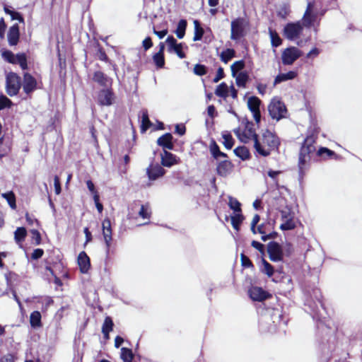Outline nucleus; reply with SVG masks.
<instances>
[{"label": "nucleus", "mask_w": 362, "mask_h": 362, "mask_svg": "<svg viewBox=\"0 0 362 362\" xmlns=\"http://www.w3.org/2000/svg\"><path fill=\"white\" fill-rule=\"evenodd\" d=\"M315 138L313 136H308L302 144L298 156V179L303 180L310 165L312 156L314 155L316 148L314 146Z\"/></svg>", "instance_id": "obj_1"}, {"label": "nucleus", "mask_w": 362, "mask_h": 362, "mask_svg": "<svg viewBox=\"0 0 362 362\" xmlns=\"http://www.w3.org/2000/svg\"><path fill=\"white\" fill-rule=\"evenodd\" d=\"M279 145V137L267 129L262 133V138L259 137L258 140L255 141L254 148L259 155L267 157L271 154L272 151H278Z\"/></svg>", "instance_id": "obj_2"}, {"label": "nucleus", "mask_w": 362, "mask_h": 362, "mask_svg": "<svg viewBox=\"0 0 362 362\" xmlns=\"http://www.w3.org/2000/svg\"><path fill=\"white\" fill-rule=\"evenodd\" d=\"M247 24L244 18L238 17L233 20L230 23V39L237 41L245 37Z\"/></svg>", "instance_id": "obj_3"}, {"label": "nucleus", "mask_w": 362, "mask_h": 362, "mask_svg": "<svg viewBox=\"0 0 362 362\" xmlns=\"http://www.w3.org/2000/svg\"><path fill=\"white\" fill-rule=\"evenodd\" d=\"M269 115L273 119L279 121L286 117L287 109L285 104L279 98H274L268 105Z\"/></svg>", "instance_id": "obj_4"}, {"label": "nucleus", "mask_w": 362, "mask_h": 362, "mask_svg": "<svg viewBox=\"0 0 362 362\" xmlns=\"http://www.w3.org/2000/svg\"><path fill=\"white\" fill-rule=\"evenodd\" d=\"M303 30L300 21L291 22L285 25L283 35L288 40L293 41L298 39Z\"/></svg>", "instance_id": "obj_5"}, {"label": "nucleus", "mask_w": 362, "mask_h": 362, "mask_svg": "<svg viewBox=\"0 0 362 362\" xmlns=\"http://www.w3.org/2000/svg\"><path fill=\"white\" fill-rule=\"evenodd\" d=\"M267 317H269L270 320L272 322V325H271L269 328V332L276 330L278 327H281V325H286L287 320H284L283 312L280 308H272L268 310L267 315L265 316V317L267 318Z\"/></svg>", "instance_id": "obj_6"}, {"label": "nucleus", "mask_w": 362, "mask_h": 362, "mask_svg": "<svg viewBox=\"0 0 362 362\" xmlns=\"http://www.w3.org/2000/svg\"><path fill=\"white\" fill-rule=\"evenodd\" d=\"M21 78L16 74L10 72L6 77V90L10 96L16 95L21 88Z\"/></svg>", "instance_id": "obj_7"}, {"label": "nucleus", "mask_w": 362, "mask_h": 362, "mask_svg": "<svg viewBox=\"0 0 362 362\" xmlns=\"http://www.w3.org/2000/svg\"><path fill=\"white\" fill-rule=\"evenodd\" d=\"M115 93L112 88L101 89L98 93V103L101 106H110L114 103Z\"/></svg>", "instance_id": "obj_8"}, {"label": "nucleus", "mask_w": 362, "mask_h": 362, "mask_svg": "<svg viewBox=\"0 0 362 362\" xmlns=\"http://www.w3.org/2000/svg\"><path fill=\"white\" fill-rule=\"evenodd\" d=\"M301 55L300 51L296 47L285 49L281 55L282 63L284 65H291Z\"/></svg>", "instance_id": "obj_9"}, {"label": "nucleus", "mask_w": 362, "mask_h": 362, "mask_svg": "<svg viewBox=\"0 0 362 362\" xmlns=\"http://www.w3.org/2000/svg\"><path fill=\"white\" fill-rule=\"evenodd\" d=\"M261 100L257 96H250L247 100V107L252 113L253 118L257 124L261 121L260 105Z\"/></svg>", "instance_id": "obj_10"}, {"label": "nucleus", "mask_w": 362, "mask_h": 362, "mask_svg": "<svg viewBox=\"0 0 362 362\" xmlns=\"http://www.w3.org/2000/svg\"><path fill=\"white\" fill-rule=\"evenodd\" d=\"M269 257L272 262H279L283 259V250L281 245L275 241H271L267 245Z\"/></svg>", "instance_id": "obj_11"}, {"label": "nucleus", "mask_w": 362, "mask_h": 362, "mask_svg": "<svg viewBox=\"0 0 362 362\" xmlns=\"http://www.w3.org/2000/svg\"><path fill=\"white\" fill-rule=\"evenodd\" d=\"M92 80L103 88H110L112 85V79L100 71L94 72Z\"/></svg>", "instance_id": "obj_12"}, {"label": "nucleus", "mask_w": 362, "mask_h": 362, "mask_svg": "<svg viewBox=\"0 0 362 362\" xmlns=\"http://www.w3.org/2000/svg\"><path fill=\"white\" fill-rule=\"evenodd\" d=\"M165 170L158 164H151L146 168V174L149 180L153 181L163 177Z\"/></svg>", "instance_id": "obj_13"}, {"label": "nucleus", "mask_w": 362, "mask_h": 362, "mask_svg": "<svg viewBox=\"0 0 362 362\" xmlns=\"http://www.w3.org/2000/svg\"><path fill=\"white\" fill-rule=\"evenodd\" d=\"M102 229L107 251L108 252L111 245V241L112 240L111 222L108 218H106L103 220L102 223Z\"/></svg>", "instance_id": "obj_14"}, {"label": "nucleus", "mask_w": 362, "mask_h": 362, "mask_svg": "<svg viewBox=\"0 0 362 362\" xmlns=\"http://www.w3.org/2000/svg\"><path fill=\"white\" fill-rule=\"evenodd\" d=\"M249 296L254 301H263L270 297L269 293L262 288L253 286L249 290Z\"/></svg>", "instance_id": "obj_15"}, {"label": "nucleus", "mask_w": 362, "mask_h": 362, "mask_svg": "<svg viewBox=\"0 0 362 362\" xmlns=\"http://www.w3.org/2000/svg\"><path fill=\"white\" fill-rule=\"evenodd\" d=\"M161 165L164 167L170 168L173 165L177 164L180 158L172 153L164 150L163 153L160 154Z\"/></svg>", "instance_id": "obj_16"}, {"label": "nucleus", "mask_w": 362, "mask_h": 362, "mask_svg": "<svg viewBox=\"0 0 362 362\" xmlns=\"http://www.w3.org/2000/svg\"><path fill=\"white\" fill-rule=\"evenodd\" d=\"M37 86L35 78L30 74L25 73L23 75V88L25 93L29 94L35 90Z\"/></svg>", "instance_id": "obj_17"}, {"label": "nucleus", "mask_w": 362, "mask_h": 362, "mask_svg": "<svg viewBox=\"0 0 362 362\" xmlns=\"http://www.w3.org/2000/svg\"><path fill=\"white\" fill-rule=\"evenodd\" d=\"M254 124L252 122H247L245 127V129L243 132V136L245 137V140H244V143L246 144L249 141L250 139H252L254 144H255V141H257L259 139V135L255 132L254 129Z\"/></svg>", "instance_id": "obj_18"}, {"label": "nucleus", "mask_w": 362, "mask_h": 362, "mask_svg": "<svg viewBox=\"0 0 362 362\" xmlns=\"http://www.w3.org/2000/svg\"><path fill=\"white\" fill-rule=\"evenodd\" d=\"M173 136L170 133H165L157 139V144L161 146L164 150H173L174 144L173 143Z\"/></svg>", "instance_id": "obj_19"}, {"label": "nucleus", "mask_w": 362, "mask_h": 362, "mask_svg": "<svg viewBox=\"0 0 362 362\" xmlns=\"http://www.w3.org/2000/svg\"><path fill=\"white\" fill-rule=\"evenodd\" d=\"M78 264L81 273H88L90 267V261L89 257L84 251L81 252L78 256Z\"/></svg>", "instance_id": "obj_20"}, {"label": "nucleus", "mask_w": 362, "mask_h": 362, "mask_svg": "<svg viewBox=\"0 0 362 362\" xmlns=\"http://www.w3.org/2000/svg\"><path fill=\"white\" fill-rule=\"evenodd\" d=\"M7 37L8 44L11 46H14L18 44L20 37V32L19 26L17 23H15L9 28Z\"/></svg>", "instance_id": "obj_21"}, {"label": "nucleus", "mask_w": 362, "mask_h": 362, "mask_svg": "<svg viewBox=\"0 0 362 362\" xmlns=\"http://www.w3.org/2000/svg\"><path fill=\"white\" fill-rule=\"evenodd\" d=\"M233 164L230 161L226 160L218 163L216 167L217 174L221 177H226L230 173Z\"/></svg>", "instance_id": "obj_22"}, {"label": "nucleus", "mask_w": 362, "mask_h": 362, "mask_svg": "<svg viewBox=\"0 0 362 362\" xmlns=\"http://www.w3.org/2000/svg\"><path fill=\"white\" fill-rule=\"evenodd\" d=\"M296 76L297 74L293 71H289L287 73L279 74L275 77L274 85L276 86V84H279L281 82L294 79Z\"/></svg>", "instance_id": "obj_23"}, {"label": "nucleus", "mask_w": 362, "mask_h": 362, "mask_svg": "<svg viewBox=\"0 0 362 362\" xmlns=\"http://www.w3.org/2000/svg\"><path fill=\"white\" fill-rule=\"evenodd\" d=\"M234 154L242 159L243 160H248L250 157V153L248 148L245 146H238L233 150Z\"/></svg>", "instance_id": "obj_24"}, {"label": "nucleus", "mask_w": 362, "mask_h": 362, "mask_svg": "<svg viewBox=\"0 0 362 362\" xmlns=\"http://www.w3.org/2000/svg\"><path fill=\"white\" fill-rule=\"evenodd\" d=\"M114 326L113 321L112 318L109 316L105 318L103 327H102V332L105 339H109V333L112 330Z\"/></svg>", "instance_id": "obj_25"}, {"label": "nucleus", "mask_w": 362, "mask_h": 362, "mask_svg": "<svg viewBox=\"0 0 362 362\" xmlns=\"http://www.w3.org/2000/svg\"><path fill=\"white\" fill-rule=\"evenodd\" d=\"M310 4H308V6L304 13V16H303V26H305V27H310L314 21H315V16L313 15V13H311L310 11Z\"/></svg>", "instance_id": "obj_26"}, {"label": "nucleus", "mask_w": 362, "mask_h": 362, "mask_svg": "<svg viewBox=\"0 0 362 362\" xmlns=\"http://www.w3.org/2000/svg\"><path fill=\"white\" fill-rule=\"evenodd\" d=\"M141 131L142 132H146L148 128L151 127L152 123L148 117V113L146 110H143L141 112Z\"/></svg>", "instance_id": "obj_27"}, {"label": "nucleus", "mask_w": 362, "mask_h": 362, "mask_svg": "<svg viewBox=\"0 0 362 362\" xmlns=\"http://www.w3.org/2000/svg\"><path fill=\"white\" fill-rule=\"evenodd\" d=\"M269 34L271 39V44L273 47H279L282 43V40L277 32L272 28H269Z\"/></svg>", "instance_id": "obj_28"}, {"label": "nucleus", "mask_w": 362, "mask_h": 362, "mask_svg": "<svg viewBox=\"0 0 362 362\" xmlns=\"http://www.w3.org/2000/svg\"><path fill=\"white\" fill-rule=\"evenodd\" d=\"M235 57V51L231 48H228V49L223 50L220 54L221 60L225 64H227L229 61H230Z\"/></svg>", "instance_id": "obj_29"}, {"label": "nucleus", "mask_w": 362, "mask_h": 362, "mask_svg": "<svg viewBox=\"0 0 362 362\" xmlns=\"http://www.w3.org/2000/svg\"><path fill=\"white\" fill-rule=\"evenodd\" d=\"M230 220L233 228L236 230H239L240 225L244 220V216L242 212L235 213L233 216L230 217Z\"/></svg>", "instance_id": "obj_30"}, {"label": "nucleus", "mask_w": 362, "mask_h": 362, "mask_svg": "<svg viewBox=\"0 0 362 362\" xmlns=\"http://www.w3.org/2000/svg\"><path fill=\"white\" fill-rule=\"evenodd\" d=\"M27 235V230L25 227H18L14 232V239L16 243H22Z\"/></svg>", "instance_id": "obj_31"}, {"label": "nucleus", "mask_w": 362, "mask_h": 362, "mask_svg": "<svg viewBox=\"0 0 362 362\" xmlns=\"http://www.w3.org/2000/svg\"><path fill=\"white\" fill-rule=\"evenodd\" d=\"M187 21L185 19H181L178 22L175 34L179 39H182L185 35V30L187 28Z\"/></svg>", "instance_id": "obj_32"}, {"label": "nucleus", "mask_w": 362, "mask_h": 362, "mask_svg": "<svg viewBox=\"0 0 362 362\" xmlns=\"http://www.w3.org/2000/svg\"><path fill=\"white\" fill-rule=\"evenodd\" d=\"M194 35L193 37L194 41H199L202 39L204 35V29L201 27L200 23L198 20L194 21Z\"/></svg>", "instance_id": "obj_33"}, {"label": "nucleus", "mask_w": 362, "mask_h": 362, "mask_svg": "<svg viewBox=\"0 0 362 362\" xmlns=\"http://www.w3.org/2000/svg\"><path fill=\"white\" fill-rule=\"evenodd\" d=\"M228 87L225 82L220 83L215 90V94L223 98H226L228 95Z\"/></svg>", "instance_id": "obj_34"}, {"label": "nucleus", "mask_w": 362, "mask_h": 362, "mask_svg": "<svg viewBox=\"0 0 362 362\" xmlns=\"http://www.w3.org/2000/svg\"><path fill=\"white\" fill-rule=\"evenodd\" d=\"M234 78H235V82L238 86L245 87L249 79V76L246 72H240L237 74Z\"/></svg>", "instance_id": "obj_35"}, {"label": "nucleus", "mask_w": 362, "mask_h": 362, "mask_svg": "<svg viewBox=\"0 0 362 362\" xmlns=\"http://www.w3.org/2000/svg\"><path fill=\"white\" fill-rule=\"evenodd\" d=\"M228 206L230 209H232L234 211V214L235 213H241V204L240 202L235 198L233 197H228Z\"/></svg>", "instance_id": "obj_36"}, {"label": "nucleus", "mask_w": 362, "mask_h": 362, "mask_svg": "<svg viewBox=\"0 0 362 362\" xmlns=\"http://www.w3.org/2000/svg\"><path fill=\"white\" fill-rule=\"evenodd\" d=\"M30 323L32 327H37L41 325V314L39 311H33L30 316Z\"/></svg>", "instance_id": "obj_37"}, {"label": "nucleus", "mask_w": 362, "mask_h": 362, "mask_svg": "<svg viewBox=\"0 0 362 362\" xmlns=\"http://www.w3.org/2000/svg\"><path fill=\"white\" fill-rule=\"evenodd\" d=\"M121 358L123 362H132L134 358L132 350L129 348L122 347L121 349Z\"/></svg>", "instance_id": "obj_38"}, {"label": "nucleus", "mask_w": 362, "mask_h": 362, "mask_svg": "<svg viewBox=\"0 0 362 362\" xmlns=\"http://www.w3.org/2000/svg\"><path fill=\"white\" fill-rule=\"evenodd\" d=\"M1 196L7 201L12 209H16V196L12 191L3 193Z\"/></svg>", "instance_id": "obj_39"}, {"label": "nucleus", "mask_w": 362, "mask_h": 362, "mask_svg": "<svg viewBox=\"0 0 362 362\" xmlns=\"http://www.w3.org/2000/svg\"><path fill=\"white\" fill-rule=\"evenodd\" d=\"M14 64H18L23 70L28 69L27 57L24 53L16 54Z\"/></svg>", "instance_id": "obj_40"}, {"label": "nucleus", "mask_w": 362, "mask_h": 362, "mask_svg": "<svg viewBox=\"0 0 362 362\" xmlns=\"http://www.w3.org/2000/svg\"><path fill=\"white\" fill-rule=\"evenodd\" d=\"M262 268L261 269V272L267 275L269 277H271L273 276L274 269L273 266L269 263L267 260H265L264 258L262 259Z\"/></svg>", "instance_id": "obj_41"}, {"label": "nucleus", "mask_w": 362, "mask_h": 362, "mask_svg": "<svg viewBox=\"0 0 362 362\" xmlns=\"http://www.w3.org/2000/svg\"><path fill=\"white\" fill-rule=\"evenodd\" d=\"M245 68V62L243 60H239L235 62L230 66L231 75L235 77L238 71L243 70Z\"/></svg>", "instance_id": "obj_42"}, {"label": "nucleus", "mask_w": 362, "mask_h": 362, "mask_svg": "<svg viewBox=\"0 0 362 362\" xmlns=\"http://www.w3.org/2000/svg\"><path fill=\"white\" fill-rule=\"evenodd\" d=\"M222 137L223 139V144L225 148L227 149H231L234 144V139L232 137V135L228 132H223L222 134Z\"/></svg>", "instance_id": "obj_43"}, {"label": "nucleus", "mask_w": 362, "mask_h": 362, "mask_svg": "<svg viewBox=\"0 0 362 362\" xmlns=\"http://www.w3.org/2000/svg\"><path fill=\"white\" fill-rule=\"evenodd\" d=\"M153 60L158 68H163L165 65L164 54L156 53L153 56Z\"/></svg>", "instance_id": "obj_44"}, {"label": "nucleus", "mask_w": 362, "mask_h": 362, "mask_svg": "<svg viewBox=\"0 0 362 362\" xmlns=\"http://www.w3.org/2000/svg\"><path fill=\"white\" fill-rule=\"evenodd\" d=\"M210 152L212 156L215 159L218 158V155L221 152L218 145L216 144V142L214 140H212L209 146Z\"/></svg>", "instance_id": "obj_45"}, {"label": "nucleus", "mask_w": 362, "mask_h": 362, "mask_svg": "<svg viewBox=\"0 0 362 362\" xmlns=\"http://www.w3.org/2000/svg\"><path fill=\"white\" fill-rule=\"evenodd\" d=\"M13 105L12 101L6 95H0V110L6 107H11Z\"/></svg>", "instance_id": "obj_46"}, {"label": "nucleus", "mask_w": 362, "mask_h": 362, "mask_svg": "<svg viewBox=\"0 0 362 362\" xmlns=\"http://www.w3.org/2000/svg\"><path fill=\"white\" fill-rule=\"evenodd\" d=\"M296 224L293 221L292 218L286 219L284 223H281L280 228L282 230H289L295 228Z\"/></svg>", "instance_id": "obj_47"}, {"label": "nucleus", "mask_w": 362, "mask_h": 362, "mask_svg": "<svg viewBox=\"0 0 362 362\" xmlns=\"http://www.w3.org/2000/svg\"><path fill=\"white\" fill-rule=\"evenodd\" d=\"M194 73L197 76H204L207 74V68L204 64H197L194 67Z\"/></svg>", "instance_id": "obj_48"}, {"label": "nucleus", "mask_w": 362, "mask_h": 362, "mask_svg": "<svg viewBox=\"0 0 362 362\" xmlns=\"http://www.w3.org/2000/svg\"><path fill=\"white\" fill-rule=\"evenodd\" d=\"M3 58L11 64H14L16 55L10 50H6L2 52Z\"/></svg>", "instance_id": "obj_49"}, {"label": "nucleus", "mask_w": 362, "mask_h": 362, "mask_svg": "<svg viewBox=\"0 0 362 362\" xmlns=\"http://www.w3.org/2000/svg\"><path fill=\"white\" fill-rule=\"evenodd\" d=\"M148 204H142L139 212V215L143 218H149L150 213L148 212Z\"/></svg>", "instance_id": "obj_50"}, {"label": "nucleus", "mask_w": 362, "mask_h": 362, "mask_svg": "<svg viewBox=\"0 0 362 362\" xmlns=\"http://www.w3.org/2000/svg\"><path fill=\"white\" fill-rule=\"evenodd\" d=\"M324 154H326L327 157H331L335 155V153L327 147H320L317 151V155L322 156Z\"/></svg>", "instance_id": "obj_51"}, {"label": "nucleus", "mask_w": 362, "mask_h": 362, "mask_svg": "<svg viewBox=\"0 0 362 362\" xmlns=\"http://www.w3.org/2000/svg\"><path fill=\"white\" fill-rule=\"evenodd\" d=\"M177 47H174L172 49V52H175L177 57L180 59L185 58L186 55L185 52L182 51V43L177 44Z\"/></svg>", "instance_id": "obj_52"}, {"label": "nucleus", "mask_w": 362, "mask_h": 362, "mask_svg": "<svg viewBox=\"0 0 362 362\" xmlns=\"http://www.w3.org/2000/svg\"><path fill=\"white\" fill-rule=\"evenodd\" d=\"M240 260L242 266L246 268L252 267L253 264L252 261L250 259V258L245 255L243 253L240 254Z\"/></svg>", "instance_id": "obj_53"}, {"label": "nucleus", "mask_w": 362, "mask_h": 362, "mask_svg": "<svg viewBox=\"0 0 362 362\" xmlns=\"http://www.w3.org/2000/svg\"><path fill=\"white\" fill-rule=\"evenodd\" d=\"M252 247L257 250L262 255H265V247L262 243L257 241L252 240L251 243Z\"/></svg>", "instance_id": "obj_54"}, {"label": "nucleus", "mask_w": 362, "mask_h": 362, "mask_svg": "<svg viewBox=\"0 0 362 362\" xmlns=\"http://www.w3.org/2000/svg\"><path fill=\"white\" fill-rule=\"evenodd\" d=\"M165 42L168 44V51L169 52H172V49L175 46V47H177V40L172 35H169L166 40H165Z\"/></svg>", "instance_id": "obj_55"}, {"label": "nucleus", "mask_w": 362, "mask_h": 362, "mask_svg": "<svg viewBox=\"0 0 362 362\" xmlns=\"http://www.w3.org/2000/svg\"><path fill=\"white\" fill-rule=\"evenodd\" d=\"M32 238L34 240V243L38 245L41 243V235L40 232L36 229L31 230Z\"/></svg>", "instance_id": "obj_56"}, {"label": "nucleus", "mask_w": 362, "mask_h": 362, "mask_svg": "<svg viewBox=\"0 0 362 362\" xmlns=\"http://www.w3.org/2000/svg\"><path fill=\"white\" fill-rule=\"evenodd\" d=\"M44 255V250L41 248H37L33 250L31 254L30 258L33 260H37Z\"/></svg>", "instance_id": "obj_57"}, {"label": "nucleus", "mask_w": 362, "mask_h": 362, "mask_svg": "<svg viewBox=\"0 0 362 362\" xmlns=\"http://www.w3.org/2000/svg\"><path fill=\"white\" fill-rule=\"evenodd\" d=\"M259 221H260L259 215V214H255L253 216L252 221L251 222V227H250V230H251V231H252V233L253 234H256L257 233L256 226L259 223Z\"/></svg>", "instance_id": "obj_58"}, {"label": "nucleus", "mask_w": 362, "mask_h": 362, "mask_svg": "<svg viewBox=\"0 0 362 362\" xmlns=\"http://www.w3.org/2000/svg\"><path fill=\"white\" fill-rule=\"evenodd\" d=\"M224 76H225L224 70L221 66H220L217 70L216 76L213 79V82L218 83L220 80L223 78Z\"/></svg>", "instance_id": "obj_59"}, {"label": "nucleus", "mask_w": 362, "mask_h": 362, "mask_svg": "<svg viewBox=\"0 0 362 362\" xmlns=\"http://www.w3.org/2000/svg\"><path fill=\"white\" fill-rule=\"evenodd\" d=\"M54 190L57 194H59L62 192L61 184L59 177L57 175L54 176Z\"/></svg>", "instance_id": "obj_60"}, {"label": "nucleus", "mask_w": 362, "mask_h": 362, "mask_svg": "<svg viewBox=\"0 0 362 362\" xmlns=\"http://www.w3.org/2000/svg\"><path fill=\"white\" fill-rule=\"evenodd\" d=\"M93 200H94V202H95V207H96L97 210L98 211L99 213H101L103 211V206L100 202L99 194H95V196H93Z\"/></svg>", "instance_id": "obj_61"}, {"label": "nucleus", "mask_w": 362, "mask_h": 362, "mask_svg": "<svg viewBox=\"0 0 362 362\" xmlns=\"http://www.w3.org/2000/svg\"><path fill=\"white\" fill-rule=\"evenodd\" d=\"M175 132L180 136H182L185 134L186 128L183 124H176Z\"/></svg>", "instance_id": "obj_62"}, {"label": "nucleus", "mask_w": 362, "mask_h": 362, "mask_svg": "<svg viewBox=\"0 0 362 362\" xmlns=\"http://www.w3.org/2000/svg\"><path fill=\"white\" fill-rule=\"evenodd\" d=\"M86 185L88 190L93 194V196H95V194H98L93 182L90 180L86 181Z\"/></svg>", "instance_id": "obj_63"}, {"label": "nucleus", "mask_w": 362, "mask_h": 362, "mask_svg": "<svg viewBox=\"0 0 362 362\" xmlns=\"http://www.w3.org/2000/svg\"><path fill=\"white\" fill-rule=\"evenodd\" d=\"M143 47L145 50H148L153 45L151 38L150 37H146L142 42Z\"/></svg>", "instance_id": "obj_64"}]
</instances>
